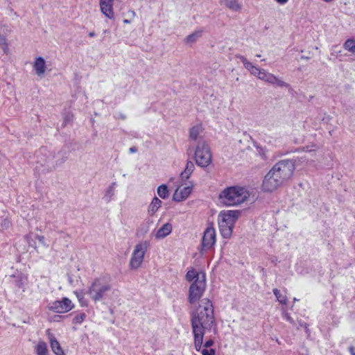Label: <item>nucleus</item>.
I'll list each match as a JSON object with an SVG mask.
<instances>
[{"mask_svg": "<svg viewBox=\"0 0 355 355\" xmlns=\"http://www.w3.org/2000/svg\"><path fill=\"white\" fill-rule=\"evenodd\" d=\"M214 321L211 302L208 299L202 300L196 311L191 314V325L196 350L199 351L202 347L205 329L211 327Z\"/></svg>", "mask_w": 355, "mask_h": 355, "instance_id": "nucleus-1", "label": "nucleus"}, {"mask_svg": "<svg viewBox=\"0 0 355 355\" xmlns=\"http://www.w3.org/2000/svg\"><path fill=\"white\" fill-rule=\"evenodd\" d=\"M185 279L191 283L189 288L188 301L191 304L195 305L199 302L206 288L205 273L191 268L187 271Z\"/></svg>", "mask_w": 355, "mask_h": 355, "instance_id": "nucleus-2", "label": "nucleus"}, {"mask_svg": "<svg viewBox=\"0 0 355 355\" xmlns=\"http://www.w3.org/2000/svg\"><path fill=\"white\" fill-rule=\"evenodd\" d=\"M115 291L112 288L110 278L106 276H101L93 280L87 293L96 303L110 299V293L114 294Z\"/></svg>", "mask_w": 355, "mask_h": 355, "instance_id": "nucleus-3", "label": "nucleus"}, {"mask_svg": "<svg viewBox=\"0 0 355 355\" xmlns=\"http://www.w3.org/2000/svg\"><path fill=\"white\" fill-rule=\"evenodd\" d=\"M250 197L249 191L245 187L234 186L224 189L219 194V200L226 206H238Z\"/></svg>", "mask_w": 355, "mask_h": 355, "instance_id": "nucleus-4", "label": "nucleus"}, {"mask_svg": "<svg viewBox=\"0 0 355 355\" xmlns=\"http://www.w3.org/2000/svg\"><path fill=\"white\" fill-rule=\"evenodd\" d=\"M240 215L239 210H223L218 216V224L221 236L225 239L232 236L234 225Z\"/></svg>", "mask_w": 355, "mask_h": 355, "instance_id": "nucleus-5", "label": "nucleus"}, {"mask_svg": "<svg viewBox=\"0 0 355 355\" xmlns=\"http://www.w3.org/2000/svg\"><path fill=\"white\" fill-rule=\"evenodd\" d=\"M194 159L196 164L200 167H207L211 164L212 155L210 148L205 141L200 140L196 144Z\"/></svg>", "mask_w": 355, "mask_h": 355, "instance_id": "nucleus-6", "label": "nucleus"}, {"mask_svg": "<svg viewBox=\"0 0 355 355\" xmlns=\"http://www.w3.org/2000/svg\"><path fill=\"white\" fill-rule=\"evenodd\" d=\"M275 174L279 176L282 181L290 179L295 169V161L293 159H284L276 163L272 168Z\"/></svg>", "mask_w": 355, "mask_h": 355, "instance_id": "nucleus-7", "label": "nucleus"}, {"mask_svg": "<svg viewBox=\"0 0 355 355\" xmlns=\"http://www.w3.org/2000/svg\"><path fill=\"white\" fill-rule=\"evenodd\" d=\"M149 246L148 241L140 242L135 246L130 260V267L132 269H137L141 266Z\"/></svg>", "mask_w": 355, "mask_h": 355, "instance_id": "nucleus-8", "label": "nucleus"}, {"mask_svg": "<svg viewBox=\"0 0 355 355\" xmlns=\"http://www.w3.org/2000/svg\"><path fill=\"white\" fill-rule=\"evenodd\" d=\"M283 183L279 176L277 175L273 169L271 168L263 180L262 188L264 191L272 192Z\"/></svg>", "mask_w": 355, "mask_h": 355, "instance_id": "nucleus-9", "label": "nucleus"}, {"mask_svg": "<svg viewBox=\"0 0 355 355\" xmlns=\"http://www.w3.org/2000/svg\"><path fill=\"white\" fill-rule=\"evenodd\" d=\"M74 305L68 297H63L60 300L51 302L49 304V309L59 313H64L71 311Z\"/></svg>", "mask_w": 355, "mask_h": 355, "instance_id": "nucleus-10", "label": "nucleus"}, {"mask_svg": "<svg viewBox=\"0 0 355 355\" xmlns=\"http://www.w3.org/2000/svg\"><path fill=\"white\" fill-rule=\"evenodd\" d=\"M216 243V231L212 227H208L204 232L202 239V248L204 250L211 249Z\"/></svg>", "mask_w": 355, "mask_h": 355, "instance_id": "nucleus-11", "label": "nucleus"}, {"mask_svg": "<svg viewBox=\"0 0 355 355\" xmlns=\"http://www.w3.org/2000/svg\"><path fill=\"white\" fill-rule=\"evenodd\" d=\"M259 79H260L266 83H270V84H272L273 85H276L278 87H281L288 86L286 83H285L282 79L279 78L277 76L268 72V71H266L264 69H262V71L260 73V76H259Z\"/></svg>", "mask_w": 355, "mask_h": 355, "instance_id": "nucleus-12", "label": "nucleus"}, {"mask_svg": "<svg viewBox=\"0 0 355 355\" xmlns=\"http://www.w3.org/2000/svg\"><path fill=\"white\" fill-rule=\"evenodd\" d=\"M193 189L192 186L182 187H178L174 192L173 199L176 202H181L186 200L191 194Z\"/></svg>", "mask_w": 355, "mask_h": 355, "instance_id": "nucleus-13", "label": "nucleus"}, {"mask_svg": "<svg viewBox=\"0 0 355 355\" xmlns=\"http://www.w3.org/2000/svg\"><path fill=\"white\" fill-rule=\"evenodd\" d=\"M101 10L107 18L113 19L114 14L113 11V0H101Z\"/></svg>", "mask_w": 355, "mask_h": 355, "instance_id": "nucleus-14", "label": "nucleus"}, {"mask_svg": "<svg viewBox=\"0 0 355 355\" xmlns=\"http://www.w3.org/2000/svg\"><path fill=\"white\" fill-rule=\"evenodd\" d=\"M33 69L37 76L41 78L43 77L46 69L44 59L42 57L36 58L33 64Z\"/></svg>", "mask_w": 355, "mask_h": 355, "instance_id": "nucleus-15", "label": "nucleus"}, {"mask_svg": "<svg viewBox=\"0 0 355 355\" xmlns=\"http://www.w3.org/2000/svg\"><path fill=\"white\" fill-rule=\"evenodd\" d=\"M171 231L172 225L170 223H165L156 232L155 236L157 239H164L170 234Z\"/></svg>", "mask_w": 355, "mask_h": 355, "instance_id": "nucleus-16", "label": "nucleus"}, {"mask_svg": "<svg viewBox=\"0 0 355 355\" xmlns=\"http://www.w3.org/2000/svg\"><path fill=\"white\" fill-rule=\"evenodd\" d=\"M202 132V128L200 125H195L190 129L189 137L190 139L196 141L197 144L201 139V133Z\"/></svg>", "mask_w": 355, "mask_h": 355, "instance_id": "nucleus-17", "label": "nucleus"}, {"mask_svg": "<svg viewBox=\"0 0 355 355\" xmlns=\"http://www.w3.org/2000/svg\"><path fill=\"white\" fill-rule=\"evenodd\" d=\"M220 4L225 5L234 11H240L242 8V4L240 3L239 0H221Z\"/></svg>", "mask_w": 355, "mask_h": 355, "instance_id": "nucleus-18", "label": "nucleus"}, {"mask_svg": "<svg viewBox=\"0 0 355 355\" xmlns=\"http://www.w3.org/2000/svg\"><path fill=\"white\" fill-rule=\"evenodd\" d=\"M195 169V165L191 161H188L186 164L184 171L180 173V178L182 180H186L189 178L191 173Z\"/></svg>", "mask_w": 355, "mask_h": 355, "instance_id": "nucleus-19", "label": "nucleus"}, {"mask_svg": "<svg viewBox=\"0 0 355 355\" xmlns=\"http://www.w3.org/2000/svg\"><path fill=\"white\" fill-rule=\"evenodd\" d=\"M162 202L157 197H154L148 206V213L153 216L156 211L159 209V208L162 206Z\"/></svg>", "mask_w": 355, "mask_h": 355, "instance_id": "nucleus-20", "label": "nucleus"}, {"mask_svg": "<svg viewBox=\"0 0 355 355\" xmlns=\"http://www.w3.org/2000/svg\"><path fill=\"white\" fill-rule=\"evenodd\" d=\"M50 345H51L52 351L56 355H63L64 354L63 350L62 349L58 341L54 337L50 338Z\"/></svg>", "mask_w": 355, "mask_h": 355, "instance_id": "nucleus-21", "label": "nucleus"}, {"mask_svg": "<svg viewBox=\"0 0 355 355\" xmlns=\"http://www.w3.org/2000/svg\"><path fill=\"white\" fill-rule=\"evenodd\" d=\"M35 350L37 355H46L48 353L46 343L42 340L39 341L35 347Z\"/></svg>", "mask_w": 355, "mask_h": 355, "instance_id": "nucleus-22", "label": "nucleus"}, {"mask_svg": "<svg viewBox=\"0 0 355 355\" xmlns=\"http://www.w3.org/2000/svg\"><path fill=\"white\" fill-rule=\"evenodd\" d=\"M202 31H196L186 37V42L188 44L194 43L202 36Z\"/></svg>", "mask_w": 355, "mask_h": 355, "instance_id": "nucleus-23", "label": "nucleus"}, {"mask_svg": "<svg viewBox=\"0 0 355 355\" xmlns=\"http://www.w3.org/2000/svg\"><path fill=\"white\" fill-rule=\"evenodd\" d=\"M273 293L275 295L277 300L282 304H287V296L282 293L277 288L273 289Z\"/></svg>", "mask_w": 355, "mask_h": 355, "instance_id": "nucleus-24", "label": "nucleus"}, {"mask_svg": "<svg viewBox=\"0 0 355 355\" xmlns=\"http://www.w3.org/2000/svg\"><path fill=\"white\" fill-rule=\"evenodd\" d=\"M157 194L162 199H166L168 197V190L166 184H162L157 188Z\"/></svg>", "mask_w": 355, "mask_h": 355, "instance_id": "nucleus-25", "label": "nucleus"}, {"mask_svg": "<svg viewBox=\"0 0 355 355\" xmlns=\"http://www.w3.org/2000/svg\"><path fill=\"white\" fill-rule=\"evenodd\" d=\"M343 47L345 50L355 53V40L353 39L347 40L343 44Z\"/></svg>", "mask_w": 355, "mask_h": 355, "instance_id": "nucleus-26", "label": "nucleus"}, {"mask_svg": "<svg viewBox=\"0 0 355 355\" xmlns=\"http://www.w3.org/2000/svg\"><path fill=\"white\" fill-rule=\"evenodd\" d=\"M239 58L241 60V62L243 64L245 68L249 71H250V70L254 67V65L242 55H240Z\"/></svg>", "mask_w": 355, "mask_h": 355, "instance_id": "nucleus-27", "label": "nucleus"}, {"mask_svg": "<svg viewBox=\"0 0 355 355\" xmlns=\"http://www.w3.org/2000/svg\"><path fill=\"white\" fill-rule=\"evenodd\" d=\"M114 186L115 183H112L106 191L105 198H107V201H110L111 198L114 194Z\"/></svg>", "mask_w": 355, "mask_h": 355, "instance_id": "nucleus-28", "label": "nucleus"}, {"mask_svg": "<svg viewBox=\"0 0 355 355\" xmlns=\"http://www.w3.org/2000/svg\"><path fill=\"white\" fill-rule=\"evenodd\" d=\"M0 46L5 53H8V46L5 37L0 35Z\"/></svg>", "mask_w": 355, "mask_h": 355, "instance_id": "nucleus-29", "label": "nucleus"}, {"mask_svg": "<svg viewBox=\"0 0 355 355\" xmlns=\"http://www.w3.org/2000/svg\"><path fill=\"white\" fill-rule=\"evenodd\" d=\"M86 318V315L83 313H79L73 318V322L77 324L82 323Z\"/></svg>", "mask_w": 355, "mask_h": 355, "instance_id": "nucleus-30", "label": "nucleus"}, {"mask_svg": "<svg viewBox=\"0 0 355 355\" xmlns=\"http://www.w3.org/2000/svg\"><path fill=\"white\" fill-rule=\"evenodd\" d=\"M262 69H261L257 66H254V67L250 70V73L259 78Z\"/></svg>", "mask_w": 355, "mask_h": 355, "instance_id": "nucleus-31", "label": "nucleus"}, {"mask_svg": "<svg viewBox=\"0 0 355 355\" xmlns=\"http://www.w3.org/2000/svg\"><path fill=\"white\" fill-rule=\"evenodd\" d=\"M42 165L45 166L48 169L52 170L55 168L57 164H54L49 160L46 161L44 164H42Z\"/></svg>", "mask_w": 355, "mask_h": 355, "instance_id": "nucleus-32", "label": "nucleus"}, {"mask_svg": "<svg viewBox=\"0 0 355 355\" xmlns=\"http://www.w3.org/2000/svg\"><path fill=\"white\" fill-rule=\"evenodd\" d=\"M214 350L213 349L205 348L202 351V355H214Z\"/></svg>", "mask_w": 355, "mask_h": 355, "instance_id": "nucleus-33", "label": "nucleus"}, {"mask_svg": "<svg viewBox=\"0 0 355 355\" xmlns=\"http://www.w3.org/2000/svg\"><path fill=\"white\" fill-rule=\"evenodd\" d=\"M36 239L38 240V241L42 244L43 245H46V243H45V239L43 236H40V235H37L36 236Z\"/></svg>", "mask_w": 355, "mask_h": 355, "instance_id": "nucleus-34", "label": "nucleus"}, {"mask_svg": "<svg viewBox=\"0 0 355 355\" xmlns=\"http://www.w3.org/2000/svg\"><path fill=\"white\" fill-rule=\"evenodd\" d=\"M283 317L287 321H289L291 323L293 322V320L292 319V318L290 316V315L288 313H284Z\"/></svg>", "mask_w": 355, "mask_h": 355, "instance_id": "nucleus-35", "label": "nucleus"}, {"mask_svg": "<svg viewBox=\"0 0 355 355\" xmlns=\"http://www.w3.org/2000/svg\"><path fill=\"white\" fill-rule=\"evenodd\" d=\"M77 297L78 298L79 301L81 302L82 300L84 298L83 293H82V292L81 293L77 292Z\"/></svg>", "mask_w": 355, "mask_h": 355, "instance_id": "nucleus-36", "label": "nucleus"}, {"mask_svg": "<svg viewBox=\"0 0 355 355\" xmlns=\"http://www.w3.org/2000/svg\"><path fill=\"white\" fill-rule=\"evenodd\" d=\"M212 345H213V341L211 340H209L206 341V343H205V348H208V347H211Z\"/></svg>", "mask_w": 355, "mask_h": 355, "instance_id": "nucleus-37", "label": "nucleus"}, {"mask_svg": "<svg viewBox=\"0 0 355 355\" xmlns=\"http://www.w3.org/2000/svg\"><path fill=\"white\" fill-rule=\"evenodd\" d=\"M279 4H282V5H284L285 3H286L288 0H275Z\"/></svg>", "mask_w": 355, "mask_h": 355, "instance_id": "nucleus-38", "label": "nucleus"}, {"mask_svg": "<svg viewBox=\"0 0 355 355\" xmlns=\"http://www.w3.org/2000/svg\"><path fill=\"white\" fill-rule=\"evenodd\" d=\"M349 352H350L352 355H355V349H354V347H350L349 348Z\"/></svg>", "mask_w": 355, "mask_h": 355, "instance_id": "nucleus-39", "label": "nucleus"}, {"mask_svg": "<svg viewBox=\"0 0 355 355\" xmlns=\"http://www.w3.org/2000/svg\"><path fill=\"white\" fill-rule=\"evenodd\" d=\"M129 151L130 153H135L137 151V148L135 147H131L130 149H129Z\"/></svg>", "mask_w": 355, "mask_h": 355, "instance_id": "nucleus-40", "label": "nucleus"}, {"mask_svg": "<svg viewBox=\"0 0 355 355\" xmlns=\"http://www.w3.org/2000/svg\"><path fill=\"white\" fill-rule=\"evenodd\" d=\"M89 36L91 37H94L95 36V33L94 32H90L89 33Z\"/></svg>", "mask_w": 355, "mask_h": 355, "instance_id": "nucleus-41", "label": "nucleus"}, {"mask_svg": "<svg viewBox=\"0 0 355 355\" xmlns=\"http://www.w3.org/2000/svg\"><path fill=\"white\" fill-rule=\"evenodd\" d=\"M123 23H125V24H130V20H128V19H124V20H123Z\"/></svg>", "mask_w": 355, "mask_h": 355, "instance_id": "nucleus-42", "label": "nucleus"}, {"mask_svg": "<svg viewBox=\"0 0 355 355\" xmlns=\"http://www.w3.org/2000/svg\"><path fill=\"white\" fill-rule=\"evenodd\" d=\"M121 119H125V116H123V115H121Z\"/></svg>", "mask_w": 355, "mask_h": 355, "instance_id": "nucleus-43", "label": "nucleus"}, {"mask_svg": "<svg viewBox=\"0 0 355 355\" xmlns=\"http://www.w3.org/2000/svg\"><path fill=\"white\" fill-rule=\"evenodd\" d=\"M9 224V222L8 221H5V225H8Z\"/></svg>", "mask_w": 355, "mask_h": 355, "instance_id": "nucleus-44", "label": "nucleus"}, {"mask_svg": "<svg viewBox=\"0 0 355 355\" xmlns=\"http://www.w3.org/2000/svg\"><path fill=\"white\" fill-rule=\"evenodd\" d=\"M256 56L258 57V58L261 57L260 55H257Z\"/></svg>", "mask_w": 355, "mask_h": 355, "instance_id": "nucleus-45", "label": "nucleus"}]
</instances>
